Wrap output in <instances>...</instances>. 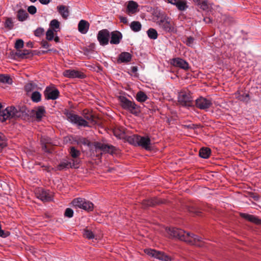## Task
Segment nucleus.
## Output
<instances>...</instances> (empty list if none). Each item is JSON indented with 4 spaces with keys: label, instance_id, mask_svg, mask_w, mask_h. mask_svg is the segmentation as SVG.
Segmentation results:
<instances>
[{
    "label": "nucleus",
    "instance_id": "f257e3e1",
    "mask_svg": "<svg viewBox=\"0 0 261 261\" xmlns=\"http://www.w3.org/2000/svg\"><path fill=\"white\" fill-rule=\"evenodd\" d=\"M165 230L169 238H176L192 245L200 246V243L202 242V238L186 232L181 229L176 227H166Z\"/></svg>",
    "mask_w": 261,
    "mask_h": 261
},
{
    "label": "nucleus",
    "instance_id": "f03ea898",
    "mask_svg": "<svg viewBox=\"0 0 261 261\" xmlns=\"http://www.w3.org/2000/svg\"><path fill=\"white\" fill-rule=\"evenodd\" d=\"M118 100L120 105L123 109L135 116H138L140 113V106L137 105L134 101L130 100L122 95L118 97Z\"/></svg>",
    "mask_w": 261,
    "mask_h": 261
},
{
    "label": "nucleus",
    "instance_id": "7ed1b4c3",
    "mask_svg": "<svg viewBox=\"0 0 261 261\" xmlns=\"http://www.w3.org/2000/svg\"><path fill=\"white\" fill-rule=\"evenodd\" d=\"M65 115L67 120L73 124L76 125L78 127H88V122L81 116L75 114L72 112L66 111Z\"/></svg>",
    "mask_w": 261,
    "mask_h": 261
},
{
    "label": "nucleus",
    "instance_id": "20e7f679",
    "mask_svg": "<svg viewBox=\"0 0 261 261\" xmlns=\"http://www.w3.org/2000/svg\"><path fill=\"white\" fill-rule=\"evenodd\" d=\"M156 24L161 29L166 33L172 32L174 31L173 23L167 15H161L156 21Z\"/></svg>",
    "mask_w": 261,
    "mask_h": 261
},
{
    "label": "nucleus",
    "instance_id": "39448f33",
    "mask_svg": "<svg viewBox=\"0 0 261 261\" xmlns=\"http://www.w3.org/2000/svg\"><path fill=\"white\" fill-rule=\"evenodd\" d=\"M72 204L75 207L83 209L87 212L92 211L94 208V204L91 202L82 198L74 199Z\"/></svg>",
    "mask_w": 261,
    "mask_h": 261
},
{
    "label": "nucleus",
    "instance_id": "423d86ee",
    "mask_svg": "<svg viewBox=\"0 0 261 261\" xmlns=\"http://www.w3.org/2000/svg\"><path fill=\"white\" fill-rule=\"evenodd\" d=\"M178 101L183 107H192L194 106L193 97L189 92L181 91L178 96Z\"/></svg>",
    "mask_w": 261,
    "mask_h": 261
},
{
    "label": "nucleus",
    "instance_id": "0eeeda50",
    "mask_svg": "<svg viewBox=\"0 0 261 261\" xmlns=\"http://www.w3.org/2000/svg\"><path fill=\"white\" fill-rule=\"evenodd\" d=\"M35 194L36 197L43 202H49L53 200V193L48 190L42 188H38L35 190Z\"/></svg>",
    "mask_w": 261,
    "mask_h": 261
},
{
    "label": "nucleus",
    "instance_id": "6e6552de",
    "mask_svg": "<svg viewBox=\"0 0 261 261\" xmlns=\"http://www.w3.org/2000/svg\"><path fill=\"white\" fill-rule=\"evenodd\" d=\"M145 253L152 257H154L157 259H159L163 261H171V258L170 256L167 255L163 252L156 251L154 249H146L145 250Z\"/></svg>",
    "mask_w": 261,
    "mask_h": 261
},
{
    "label": "nucleus",
    "instance_id": "1a4fd4ad",
    "mask_svg": "<svg viewBox=\"0 0 261 261\" xmlns=\"http://www.w3.org/2000/svg\"><path fill=\"white\" fill-rule=\"evenodd\" d=\"M44 94L46 99L56 100L60 94L59 90L54 86H47L46 87Z\"/></svg>",
    "mask_w": 261,
    "mask_h": 261
},
{
    "label": "nucleus",
    "instance_id": "9d476101",
    "mask_svg": "<svg viewBox=\"0 0 261 261\" xmlns=\"http://www.w3.org/2000/svg\"><path fill=\"white\" fill-rule=\"evenodd\" d=\"M170 63L174 67L179 68L185 70H188L190 67L189 63L180 58H174L170 59Z\"/></svg>",
    "mask_w": 261,
    "mask_h": 261
},
{
    "label": "nucleus",
    "instance_id": "9b49d317",
    "mask_svg": "<svg viewBox=\"0 0 261 261\" xmlns=\"http://www.w3.org/2000/svg\"><path fill=\"white\" fill-rule=\"evenodd\" d=\"M94 147L96 149L100 150L103 153H109L112 154L114 153L116 150L115 146L99 142L94 143Z\"/></svg>",
    "mask_w": 261,
    "mask_h": 261
},
{
    "label": "nucleus",
    "instance_id": "f8f14e48",
    "mask_svg": "<svg viewBox=\"0 0 261 261\" xmlns=\"http://www.w3.org/2000/svg\"><path fill=\"white\" fill-rule=\"evenodd\" d=\"M110 32L107 29H103L98 32L97 34V40L101 45L105 46L109 43Z\"/></svg>",
    "mask_w": 261,
    "mask_h": 261
},
{
    "label": "nucleus",
    "instance_id": "ddd939ff",
    "mask_svg": "<svg viewBox=\"0 0 261 261\" xmlns=\"http://www.w3.org/2000/svg\"><path fill=\"white\" fill-rule=\"evenodd\" d=\"M195 105L197 108L201 110H206L212 105V102L209 99L200 97L195 100Z\"/></svg>",
    "mask_w": 261,
    "mask_h": 261
},
{
    "label": "nucleus",
    "instance_id": "4468645a",
    "mask_svg": "<svg viewBox=\"0 0 261 261\" xmlns=\"http://www.w3.org/2000/svg\"><path fill=\"white\" fill-rule=\"evenodd\" d=\"M63 75L65 77L71 79L79 78L82 79L86 77L85 74L83 72L74 69L65 70L63 72Z\"/></svg>",
    "mask_w": 261,
    "mask_h": 261
},
{
    "label": "nucleus",
    "instance_id": "2eb2a0df",
    "mask_svg": "<svg viewBox=\"0 0 261 261\" xmlns=\"http://www.w3.org/2000/svg\"><path fill=\"white\" fill-rule=\"evenodd\" d=\"M138 146L146 150H150L151 149V140L149 137L140 136Z\"/></svg>",
    "mask_w": 261,
    "mask_h": 261
},
{
    "label": "nucleus",
    "instance_id": "dca6fc26",
    "mask_svg": "<svg viewBox=\"0 0 261 261\" xmlns=\"http://www.w3.org/2000/svg\"><path fill=\"white\" fill-rule=\"evenodd\" d=\"M168 3L174 5L177 9L180 11L186 10L188 8L187 2L186 0H167Z\"/></svg>",
    "mask_w": 261,
    "mask_h": 261
},
{
    "label": "nucleus",
    "instance_id": "f3484780",
    "mask_svg": "<svg viewBox=\"0 0 261 261\" xmlns=\"http://www.w3.org/2000/svg\"><path fill=\"white\" fill-rule=\"evenodd\" d=\"M132 59V55L128 52H122L120 53L117 60V62L118 64L121 63H128L131 61Z\"/></svg>",
    "mask_w": 261,
    "mask_h": 261
},
{
    "label": "nucleus",
    "instance_id": "a211bd4d",
    "mask_svg": "<svg viewBox=\"0 0 261 261\" xmlns=\"http://www.w3.org/2000/svg\"><path fill=\"white\" fill-rule=\"evenodd\" d=\"M122 38V34L117 31L111 33V39L110 42L112 44H118Z\"/></svg>",
    "mask_w": 261,
    "mask_h": 261
},
{
    "label": "nucleus",
    "instance_id": "6ab92c4d",
    "mask_svg": "<svg viewBox=\"0 0 261 261\" xmlns=\"http://www.w3.org/2000/svg\"><path fill=\"white\" fill-rule=\"evenodd\" d=\"M240 216L242 218L252 223L257 225H261V219H259L257 216L246 213H241Z\"/></svg>",
    "mask_w": 261,
    "mask_h": 261
},
{
    "label": "nucleus",
    "instance_id": "aec40b11",
    "mask_svg": "<svg viewBox=\"0 0 261 261\" xmlns=\"http://www.w3.org/2000/svg\"><path fill=\"white\" fill-rule=\"evenodd\" d=\"M89 27L90 24L87 21L82 19L79 22L78 30L81 34H85L88 32Z\"/></svg>",
    "mask_w": 261,
    "mask_h": 261
},
{
    "label": "nucleus",
    "instance_id": "412c9836",
    "mask_svg": "<svg viewBox=\"0 0 261 261\" xmlns=\"http://www.w3.org/2000/svg\"><path fill=\"white\" fill-rule=\"evenodd\" d=\"M138 5L136 2L133 1H129L126 8L127 13L129 15L136 13L138 11Z\"/></svg>",
    "mask_w": 261,
    "mask_h": 261
},
{
    "label": "nucleus",
    "instance_id": "4be33fe9",
    "mask_svg": "<svg viewBox=\"0 0 261 261\" xmlns=\"http://www.w3.org/2000/svg\"><path fill=\"white\" fill-rule=\"evenodd\" d=\"M160 203L161 202L158 199L156 198H153L149 199L144 200L142 202V205L143 208H146L149 206H154Z\"/></svg>",
    "mask_w": 261,
    "mask_h": 261
},
{
    "label": "nucleus",
    "instance_id": "5701e85b",
    "mask_svg": "<svg viewBox=\"0 0 261 261\" xmlns=\"http://www.w3.org/2000/svg\"><path fill=\"white\" fill-rule=\"evenodd\" d=\"M35 112V117L37 121H40L42 117L46 113L45 108L43 106H39L36 108V110H33Z\"/></svg>",
    "mask_w": 261,
    "mask_h": 261
},
{
    "label": "nucleus",
    "instance_id": "b1692460",
    "mask_svg": "<svg viewBox=\"0 0 261 261\" xmlns=\"http://www.w3.org/2000/svg\"><path fill=\"white\" fill-rule=\"evenodd\" d=\"M69 167H75L74 165V161L73 160L72 161V162L67 161L61 162L57 168V170L61 171L69 168Z\"/></svg>",
    "mask_w": 261,
    "mask_h": 261
},
{
    "label": "nucleus",
    "instance_id": "393cba45",
    "mask_svg": "<svg viewBox=\"0 0 261 261\" xmlns=\"http://www.w3.org/2000/svg\"><path fill=\"white\" fill-rule=\"evenodd\" d=\"M57 10L64 19H67L69 16V12L68 8L64 5H60L57 7Z\"/></svg>",
    "mask_w": 261,
    "mask_h": 261
},
{
    "label": "nucleus",
    "instance_id": "a878e982",
    "mask_svg": "<svg viewBox=\"0 0 261 261\" xmlns=\"http://www.w3.org/2000/svg\"><path fill=\"white\" fill-rule=\"evenodd\" d=\"M16 16L19 21H23L28 18L29 14L24 10L20 9L17 12Z\"/></svg>",
    "mask_w": 261,
    "mask_h": 261
},
{
    "label": "nucleus",
    "instance_id": "bb28decb",
    "mask_svg": "<svg viewBox=\"0 0 261 261\" xmlns=\"http://www.w3.org/2000/svg\"><path fill=\"white\" fill-rule=\"evenodd\" d=\"M113 133L117 138L119 139L123 138L125 135L124 129L122 127H115L113 129Z\"/></svg>",
    "mask_w": 261,
    "mask_h": 261
},
{
    "label": "nucleus",
    "instance_id": "cd10ccee",
    "mask_svg": "<svg viewBox=\"0 0 261 261\" xmlns=\"http://www.w3.org/2000/svg\"><path fill=\"white\" fill-rule=\"evenodd\" d=\"M211 153V150L210 148L207 147H202L201 148L199 152V156L203 159L208 158Z\"/></svg>",
    "mask_w": 261,
    "mask_h": 261
},
{
    "label": "nucleus",
    "instance_id": "c85d7f7f",
    "mask_svg": "<svg viewBox=\"0 0 261 261\" xmlns=\"http://www.w3.org/2000/svg\"><path fill=\"white\" fill-rule=\"evenodd\" d=\"M139 137V135H133L127 137L126 140L130 144L137 146L138 145Z\"/></svg>",
    "mask_w": 261,
    "mask_h": 261
},
{
    "label": "nucleus",
    "instance_id": "c756f323",
    "mask_svg": "<svg viewBox=\"0 0 261 261\" xmlns=\"http://www.w3.org/2000/svg\"><path fill=\"white\" fill-rule=\"evenodd\" d=\"M31 53L30 50L23 49V50H18L15 53V56L19 58L24 59L27 58V56L29 55Z\"/></svg>",
    "mask_w": 261,
    "mask_h": 261
},
{
    "label": "nucleus",
    "instance_id": "7c9ffc66",
    "mask_svg": "<svg viewBox=\"0 0 261 261\" xmlns=\"http://www.w3.org/2000/svg\"><path fill=\"white\" fill-rule=\"evenodd\" d=\"M137 100L140 102H145L147 99V95L143 91H139L136 96Z\"/></svg>",
    "mask_w": 261,
    "mask_h": 261
},
{
    "label": "nucleus",
    "instance_id": "2f4dec72",
    "mask_svg": "<svg viewBox=\"0 0 261 261\" xmlns=\"http://www.w3.org/2000/svg\"><path fill=\"white\" fill-rule=\"evenodd\" d=\"M49 27H50L49 29L54 30L56 32L60 31V22L57 19L52 20L50 22Z\"/></svg>",
    "mask_w": 261,
    "mask_h": 261
},
{
    "label": "nucleus",
    "instance_id": "473e14b6",
    "mask_svg": "<svg viewBox=\"0 0 261 261\" xmlns=\"http://www.w3.org/2000/svg\"><path fill=\"white\" fill-rule=\"evenodd\" d=\"M130 27L132 31L137 32L141 30L142 25L139 21H134L131 22Z\"/></svg>",
    "mask_w": 261,
    "mask_h": 261
},
{
    "label": "nucleus",
    "instance_id": "72a5a7b5",
    "mask_svg": "<svg viewBox=\"0 0 261 261\" xmlns=\"http://www.w3.org/2000/svg\"><path fill=\"white\" fill-rule=\"evenodd\" d=\"M148 37L153 40H155L158 38V34L157 31L153 28L149 29L147 31Z\"/></svg>",
    "mask_w": 261,
    "mask_h": 261
},
{
    "label": "nucleus",
    "instance_id": "f704fd0d",
    "mask_svg": "<svg viewBox=\"0 0 261 261\" xmlns=\"http://www.w3.org/2000/svg\"><path fill=\"white\" fill-rule=\"evenodd\" d=\"M0 82L10 85L12 83V80L8 75L0 74Z\"/></svg>",
    "mask_w": 261,
    "mask_h": 261
},
{
    "label": "nucleus",
    "instance_id": "c9c22d12",
    "mask_svg": "<svg viewBox=\"0 0 261 261\" xmlns=\"http://www.w3.org/2000/svg\"><path fill=\"white\" fill-rule=\"evenodd\" d=\"M187 210L190 213L196 215H199L201 213L200 210L194 204L188 206Z\"/></svg>",
    "mask_w": 261,
    "mask_h": 261
},
{
    "label": "nucleus",
    "instance_id": "e433bc0d",
    "mask_svg": "<svg viewBox=\"0 0 261 261\" xmlns=\"http://www.w3.org/2000/svg\"><path fill=\"white\" fill-rule=\"evenodd\" d=\"M7 139L6 136L2 133H0V150L3 149L7 146Z\"/></svg>",
    "mask_w": 261,
    "mask_h": 261
},
{
    "label": "nucleus",
    "instance_id": "4c0bfd02",
    "mask_svg": "<svg viewBox=\"0 0 261 261\" xmlns=\"http://www.w3.org/2000/svg\"><path fill=\"white\" fill-rule=\"evenodd\" d=\"M31 99L33 102H38L41 100V94L38 91H35L32 94Z\"/></svg>",
    "mask_w": 261,
    "mask_h": 261
},
{
    "label": "nucleus",
    "instance_id": "58836bf2",
    "mask_svg": "<svg viewBox=\"0 0 261 261\" xmlns=\"http://www.w3.org/2000/svg\"><path fill=\"white\" fill-rule=\"evenodd\" d=\"M195 38L192 36H189L185 38L183 42L187 46L192 47L194 46L195 42Z\"/></svg>",
    "mask_w": 261,
    "mask_h": 261
},
{
    "label": "nucleus",
    "instance_id": "ea45409f",
    "mask_svg": "<svg viewBox=\"0 0 261 261\" xmlns=\"http://www.w3.org/2000/svg\"><path fill=\"white\" fill-rule=\"evenodd\" d=\"M4 26L6 28L10 30L13 29L14 24L12 18H7L4 23Z\"/></svg>",
    "mask_w": 261,
    "mask_h": 261
},
{
    "label": "nucleus",
    "instance_id": "a19ab883",
    "mask_svg": "<svg viewBox=\"0 0 261 261\" xmlns=\"http://www.w3.org/2000/svg\"><path fill=\"white\" fill-rule=\"evenodd\" d=\"M70 154L73 158H77L81 154L80 151L75 148L74 147H71Z\"/></svg>",
    "mask_w": 261,
    "mask_h": 261
},
{
    "label": "nucleus",
    "instance_id": "79ce46f5",
    "mask_svg": "<svg viewBox=\"0 0 261 261\" xmlns=\"http://www.w3.org/2000/svg\"><path fill=\"white\" fill-rule=\"evenodd\" d=\"M83 236L85 238L88 239H93L94 238V234L93 232L88 229H85L84 230Z\"/></svg>",
    "mask_w": 261,
    "mask_h": 261
},
{
    "label": "nucleus",
    "instance_id": "37998d69",
    "mask_svg": "<svg viewBox=\"0 0 261 261\" xmlns=\"http://www.w3.org/2000/svg\"><path fill=\"white\" fill-rule=\"evenodd\" d=\"M54 31L48 29L46 33V38L48 41H51L54 38Z\"/></svg>",
    "mask_w": 261,
    "mask_h": 261
},
{
    "label": "nucleus",
    "instance_id": "c03bdc74",
    "mask_svg": "<svg viewBox=\"0 0 261 261\" xmlns=\"http://www.w3.org/2000/svg\"><path fill=\"white\" fill-rule=\"evenodd\" d=\"M238 98L241 101L247 102L249 100V95L248 93L240 94L238 96Z\"/></svg>",
    "mask_w": 261,
    "mask_h": 261
},
{
    "label": "nucleus",
    "instance_id": "a18cd8bd",
    "mask_svg": "<svg viewBox=\"0 0 261 261\" xmlns=\"http://www.w3.org/2000/svg\"><path fill=\"white\" fill-rule=\"evenodd\" d=\"M23 45H24L23 41L21 39H19L16 41L14 47L16 48V49L17 50H20V49L22 48L23 47Z\"/></svg>",
    "mask_w": 261,
    "mask_h": 261
},
{
    "label": "nucleus",
    "instance_id": "49530a36",
    "mask_svg": "<svg viewBox=\"0 0 261 261\" xmlns=\"http://www.w3.org/2000/svg\"><path fill=\"white\" fill-rule=\"evenodd\" d=\"M198 5H199L200 8L203 10H206L208 8V5H207V2L206 0L203 1L202 2H201L200 1V2L199 4H198Z\"/></svg>",
    "mask_w": 261,
    "mask_h": 261
},
{
    "label": "nucleus",
    "instance_id": "de8ad7c7",
    "mask_svg": "<svg viewBox=\"0 0 261 261\" xmlns=\"http://www.w3.org/2000/svg\"><path fill=\"white\" fill-rule=\"evenodd\" d=\"M73 215V211L70 208H67L65 210L64 216L68 218H71Z\"/></svg>",
    "mask_w": 261,
    "mask_h": 261
},
{
    "label": "nucleus",
    "instance_id": "09e8293b",
    "mask_svg": "<svg viewBox=\"0 0 261 261\" xmlns=\"http://www.w3.org/2000/svg\"><path fill=\"white\" fill-rule=\"evenodd\" d=\"M35 86V84L29 83L25 86V90L28 92L32 91L34 89Z\"/></svg>",
    "mask_w": 261,
    "mask_h": 261
},
{
    "label": "nucleus",
    "instance_id": "8fccbe9b",
    "mask_svg": "<svg viewBox=\"0 0 261 261\" xmlns=\"http://www.w3.org/2000/svg\"><path fill=\"white\" fill-rule=\"evenodd\" d=\"M44 32V30L42 28H38L34 31V35L37 37L41 36Z\"/></svg>",
    "mask_w": 261,
    "mask_h": 261
},
{
    "label": "nucleus",
    "instance_id": "3c124183",
    "mask_svg": "<svg viewBox=\"0 0 261 261\" xmlns=\"http://www.w3.org/2000/svg\"><path fill=\"white\" fill-rule=\"evenodd\" d=\"M10 234V232L7 231H5L2 229L1 225H0V237L2 238H6Z\"/></svg>",
    "mask_w": 261,
    "mask_h": 261
},
{
    "label": "nucleus",
    "instance_id": "603ef678",
    "mask_svg": "<svg viewBox=\"0 0 261 261\" xmlns=\"http://www.w3.org/2000/svg\"><path fill=\"white\" fill-rule=\"evenodd\" d=\"M28 11L31 14H34L37 12V9L34 6H31L28 7Z\"/></svg>",
    "mask_w": 261,
    "mask_h": 261
},
{
    "label": "nucleus",
    "instance_id": "864d4df0",
    "mask_svg": "<svg viewBox=\"0 0 261 261\" xmlns=\"http://www.w3.org/2000/svg\"><path fill=\"white\" fill-rule=\"evenodd\" d=\"M41 44L42 47L45 49H47L50 46V44L45 40L42 41Z\"/></svg>",
    "mask_w": 261,
    "mask_h": 261
},
{
    "label": "nucleus",
    "instance_id": "5fc2aeb1",
    "mask_svg": "<svg viewBox=\"0 0 261 261\" xmlns=\"http://www.w3.org/2000/svg\"><path fill=\"white\" fill-rule=\"evenodd\" d=\"M119 19L121 22H122L124 24H126L127 23V19L126 17L123 16H120Z\"/></svg>",
    "mask_w": 261,
    "mask_h": 261
},
{
    "label": "nucleus",
    "instance_id": "6e6d98bb",
    "mask_svg": "<svg viewBox=\"0 0 261 261\" xmlns=\"http://www.w3.org/2000/svg\"><path fill=\"white\" fill-rule=\"evenodd\" d=\"M203 20L206 23H210L212 22V19L210 17L204 18Z\"/></svg>",
    "mask_w": 261,
    "mask_h": 261
},
{
    "label": "nucleus",
    "instance_id": "4d7b16f0",
    "mask_svg": "<svg viewBox=\"0 0 261 261\" xmlns=\"http://www.w3.org/2000/svg\"><path fill=\"white\" fill-rule=\"evenodd\" d=\"M40 3L43 5H47L49 3L50 0H39Z\"/></svg>",
    "mask_w": 261,
    "mask_h": 261
},
{
    "label": "nucleus",
    "instance_id": "13d9d810",
    "mask_svg": "<svg viewBox=\"0 0 261 261\" xmlns=\"http://www.w3.org/2000/svg\"><path fill=\"white\" fill-rule=\"evenodd\" d=\"M131 71L133 73H136L138 71V67L137 66H132L131 67Z\"/></svg>",
    "mask_w": 261,
    "mask_h": 261
},
{
    "label": "nucleus",
    "instance_id": "bf43d9fd",
    "mask_svg": "<svg viewBox=\"0 0 261 261\" xmlns=\"http://www.w3.org/2000/svg\"><path fill=\"white\" fill-rule=\"evenodd\" d=\"M85 118L88 120H92L93 119V116L92 115H88L84 116Z\"/></svg>",
    "mask_w": 261,
    "mask_h": 261
},
{
    "label": "nucleus",
    "instance_id": "052dcab7",
    "mask_svg": "<svg viewBox=\"0 0 261 261\" xmlns=\"http://www.w3.org/2000/svg\"><path fill=\"white\" fill-rule=\"evenodd\" d=\"M26 45L28 47L33 48V43L31 41H29L27 43Z\"/></svg>",
    "mask_w": 261,
    "mask_h": 261
},
{
    "label": "nucleus",
    "instance_id": "680f3d73",
    "mask_svg": "<svg viewBox=\"0 0 261 261\" xmlns=\"http://www.w3.org/2000/svg\"><path fill=\"white\" fill-rule=\"evenodd\" d=\"M88 140L86 139L85 138H83L82 140L81 141V143L86 145L87 144Z\"/></svg>",
    "mask_w": 261,
    "mask_h": 261
},
{
    "label": "nucleus",
    "instance_id": "e2e57ef3",
    "mask_svg": "<svg viewBox=\"0 0 261 261\" xmlns=\"http://www.w3.org/2000/svg\"><path fill=\"white\" fill-rule=\"evenodd\" d=\"M54 39L56 42H59L60 41V38L58 36H56L55 38H54Z\"/></svg>",
    "mask_w": 261,
    "mask_h": 261
},
{
    "label": "nucleus",
    "instance_id": "0e129e2a",
    "mask_svg": "<svg viewBox=\"0 0 261 261\" xmlns=\"http://www.w3.org/2000/svg\"><path fill=\"white\" fill-rule=\"evenodd\" d=\"M42 148H43V149L45 151V152H49V151L47 149V148H46V145H44L43 146H42Z\"/></svg>",
    "mask_w": 261,
    "mask_h": 261
},
{
    "label": "nucleus",
    "instance_id": "69168bd1",
    "mask_svg": "<svg viewBox=\"0 0 261 261\" xmlns=\"http://www.w3.org/2000/svg\"><path fill=\"white\" fill-rule=\"evenodd\" d=\"M193 2L197 3V4L199 3L200 0H193Z\"/></svg>",
    "mask_w": 261,
    "mask_h": 261
}]
</instances>
